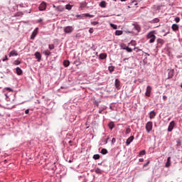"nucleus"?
<instances>
[{
	"label": "nucleus",
	"instance_id": "nucleus-1",
	"mask_svg": "<svg viewBox=\"0 0 182 182\" xmlns=\"http://www.w3.org/2000/svg\"><path fill=\"white\" fill-rule=\"evenodd\" d=\"M148 39H149V43H154V41H156V35L150 33L147 35Z\"/></svg>",
	"mask_w": 182,
	"mask_h": 182
},
{
	"label": "nucleus",
	"instance_id": "nucleus-2",
	"mask_svg": "<svg viewBox=\"0 0 182 182\" xmlns=\"http://www.w3.org/2000/svg\"><path fill=\"white\" fill-rule=\"evenodd\" d=\"M145 128H146L147 133H149V132H151V130H153V122H148L146 124Z\"/></svg>",
	"mask_w": 182,
	"mask_h": 182
},
{
	"label": "nucleus",
	"instance_id": "nucleus-3",
	"mask_svg": "<svg viewBox=\"0 0 182 182\" xmlns=\"http://www.w3.org/2000/svg\"><path fill=\"white\" fill-rule=\"evenodd\" d=\"M73 29V26H68L64 28V32L65 33H72Z\"/></svg>",
	"mask_w": 182,
	"mask_h": 182
},
{
	"label": "nucleus",
	"instance_id": "nucleus-4",
	"mask_svg": "<svg viewBox=\"0 0 182 182\" xmlns=\"http://www.w3.org/2000/svg\"><path fill=\"white\" fill-rule=\"evenodd\" d=\"M145 95L147 96V97H150L151 95V86L148 85L146 87Z\"/></svg>",
	"mask_w": 182,
	"mask_h": 182
},
{
	"label": "nucleus",
	"instance_id": "nucleus-5",
	"mask_svg": "<svg viewBox=\"0 0 182 182\" xmlns=\"http://www.w3.org/2000/svg\"><path fill=\"white\" fill-rule=\"evenodd\" d=\"M39 11H45L46 9V2L43 1L38 6Z\"/></svg>",
	"mask_w": 182,
	"mask_h": 182
},
{
	"label": "nucleus",
	"instance_id": "nucleus-6",
	"mask_svg": "<svg viewBox=\"0 0 182 182\" xmlns=\"http://www.w3.org/2000/svg\"><path fill=\"white\" fill-rule=\"evenodd\" d=\"M175 125L176 123L174 122V121L171 122L168 128V132H173Z\"/></svg>",
	"mask_w": 182,
	"mask_h": 182
},
{
	"label": "nucleus",
	"instance_id": "nucleus-7",
	"mask_svg": "<svg viewBox=\"0 0 182 182\" xmlns=\"http://www.w3.org/2000/svg\"><path fill=\"white\" fill-rule=\"evenodd\" d=\"M38 28H35V30L33 31L31 36V39H35V38L36 37V35H38Z\"/></svg>",
	"mask_w": 182,
	"mask_h": 182
},
{
	"label": "nucleus",
	"instance_id": "nucleus-8",
	"mask_svg": "<svg viewBox=\"0 0 182 182\" xmlns=\"http://www.w3.org/2000/svg\"><path fill=\"white\" fill-rule=\"evenodd\" d=\"M9 58H12V56H18V51L13 50L9 54Z\"/></svg>",
	"mask_w": 182,
	"mask_h": 182
},
{
	"label": "nucleus",
	"instance_id": "nucleus-9",
	"mask_svg": "<svg viewBox=\"0 0 182 182\" xmlns=\"http://www.w3.org/2000/svg\"><path fill=\"white\" fill-rule=\"evenodd\" d=\"M34 55L36 59L38 60V62H41V60L42 59V55H41V53L36 52Z\"/></svg>",
	"mask_w": 182,
	"mask_h": 182
},
{
	"label": "nucleus",
	"instance_id": "nucleus-10",
	"mask_svg": "<svg viewBox=\"0 0 182 182\" xmlns=\"http://www.w3.org/2000/svg\"><path fill=\"white\" fill-rule=\"evenodd\" d=\"M174 76V70H169L168 73V79H171Z\"/></svg>",
	"mask_w": 182,
	"mask_h": 182
},
{
	"label": "nucleus",
	"instance_id": "nucleus-11",
	"mask_svg": "<svg viewBox=\"0 0 182 182\" xmlns=\"http://www.w3.org/2000/svg\"><path fill=\"white\" fill-rule=\"evenodd\" d=\"M133 140H134V136H131L130 137H129L126 141L127 146H129L130 144V143H132V141H133Z\"/></svg>",
	"mask_w": 182,
	"mask_h": 182
},
{
	"label": "nucleus",
	"instance_id": "nucleus-12",
	"mask_svg": "<svg viewBox=\"0 0 182 182\" xmlns=\"http://www.w3.org/2000/svg\"><path fill=\"white\" fill-rule=\"evenodd\" d=\"M170 166H171V157L168 156L167 159V161L165 164V167H170Z\"/></svg>",
	"mask_w": 182,
	"mask_h": 182
},
{
	"label": "nucleus",
	"instance_id": "nucleus-13",
	"mask_svg": "<svg viewBox=\"0 0 182 182\" xmlns=\"http://www.w3.org/2000/svg\"><path fill=\"white\" fill-rule=\"evenodd\" d=\"M16 74L18 75V76H21V75L23 73V72L22 71V69H21L19 67H17L16 68Z\"/></svg>",
	"mask_w": 182,
	"mask_h": 182
},
{
	"label": "nucleus",
	"instance_id": "nucleus-14",
	"mask_svg": "<svg viewBox=\"0 0 182 182\" xmlns=\"http://www.w3.org/2000/svg\"><path fill=\"white\" fill-rule=\"evenodd\" d=\"M154 117H156V112L151 111L149 112V119H154Z\"/></svg>",
	"mask_w": 182,
	"mask_h": 182
},
{
	"label": "nucleus",
	"instance_id": "nucleus-15",
	"mask_svg": "<svg viewBox=\"0 0 182 182\" xmlns=\"http://www.w3.org/2000/svg\"><path fill=\"white\" fill-rule=\"evenodd\" d=\"M134 26V29H135V31H136V32H140L141 28H140V26H139V24H133Z\"/></svg>",
	"mask_w": 182,
	"mask_h": 182
},
{
	"label": "nucleus",
	"instance_id": "nucleus-16",
	"mask_svg": "<svg viewBox=\"0 0 182 182\" xmlns=\"http://www.w3.org/2000/svg\"><path fill=\"white\" fill-rule=\"evenodd\" d=\"M157 43H158V45H160V46H163V45H164V40H163L161 38H158Z\"/></svg>",
	"mask_w": 182,
	"mask_h": 182
},
{
	"label": "nucleus",
	"instance_id": "nucleus-17",
	"mask_svg": "<svg viewBox=\"0 0 182 182\" xmlns=\"http://www.w3.org/2000/svg\"><path fill=\"white\" fill-rule=\"evenodd\" d=\"M115 87L117 89H120V80L119 79L115 80Z\"/></svg>",
	"mask_w": 182,
	"mask_h": 182
},
{
	"label": "nucleus",
	"instance_id": "nucleus-18",
	"mask_svg": "<svg viewBox=\"0 0 182 182\" xmlns=\"http://www.w3.org/2000/svg\"><path fill=\"white\" fill-rule=\"evenodd\" d=\"M115 35H116V36H120V35H123V31H119V30H117L115 31Z\"/></svg>",
	"mask_w": 182,
	"mask_h": 182
},
{
	"label": "nucleus",
	"instance_id": "nucleus-19",
	"mask_svg": "<svg viewBox=\"0 0 182 182\" xmlns=\"http://www.w3.org/2000/svg\"><path fill=\"white\" fill-rule=\"evenodd\" d=\"M69 65H70V62H69V60H65L63 61V65L65 68H68V66H69Z\"/></svg>",
	"mask_w": 182,
	"mask_h": 182
},
{
	"label": "nucleus",
	"instance_id": "nucleus-20",
	"mask_svg": "<svg viewBox=\"0 0 182 182\" xmlns=\"http://www.w3.org/2000/svg\"><path fill=\"white\" fill-rule=\"evenodd\" d=\"M172 30L174 31H178V25L173 24L172 25Z\"/></svg>",
	"mask_w": 182,
	"mask_h": 182
},
{
	"label": "nucleus",
	"instance_id": "nucleus-21",
	"mask_svg": "<svg viewBox=\"0 0 182 182\" xmlns=\"http://www.w3.org/2000/svg\"><path fill=\"white\" fill-rule=\"evenodd\" d=\"M43 55H45L46 56H50V51H49L48 50H46L43 52Z\"/></svg>",
	"mask_w": 182,
	"mask_h": 182
},
{
	"label": "nucleus",
	"instance_id": "nucleus-22",
	"mask_svg": "<svg viewBox=\"0 0 182 182\" xmlns=\"http://www.w3.org/2000/svg\"><path fill=\"white\" fill-rule=\"evenodd\" d=\"M100 58H101V59H106V58H107V54H106V53H101L100 55Z\"/></svg>",
	"mask_w": 182,
	"mask_h": 182
},
{
	"label": "nucleus",
	"instance_id": "nucleus-23",
	"mask_svg": "<svg viewBox=\"0 0 182 182\" xmlns=\"http://www.w3.org/2000/svg\"><path fill=\"white\" fill-rule=\"evenodd\" d=\"M100 6H101V8H106V1H101L100 4Z\"/></svg>",
	"mask_w": 182,
	"mask_h": 182
},
{
	"label": "nucleus",
	"instance_id": "nucleus-24",
	"mask_svg": "<svg viewBox=\"0 0 182 182\" xmlns=\"http://www.w3.org/2000/svg\"><path fill=\"white\" fill-rule=\"evenodd\" d=\"M123 49L127 50V52H128L129 53H131V52H133V50L129 47H125Z\"/></svg>",
	"mask_w": 182,
	"mask_h": 182
},
{
	"label": "nucleus",
	"instance_id": "nucleus-25",
	"mask_svg": "<svg viewBox=\"0 0 182 182\" xmlns=\"http://www.w3.org/2000/svg\"><path fill=\"white\" fill-rule=\"evenodd\" d=\"M159 22H160V19L156 18L152 20L151 23H159Z\"/></svg>",
	"mask_w": 182,
	"mask_h": 182
},
{
	"label": "nucleus",
	"instance_id": "nucleus-26",
	"mask_svg": "<svg viewBox=\"0 0 182 182\" xmlns=\"http://www.w3.org/2000/svg\"><path fill=\"white\" fill-rule=\"evenodd\" d=\"M92 158L94 159V160H99V159H100V155L95 154Z\"/></svg>",
	"mask_w": 182,
	"mask_h": 182
},
{
	"label": "nucleus",
	"instance_id": "nucleus-27",
	"mask_svg": "<svg viewBox=\"0 0 182 182\" xmlns=\"http://www.w3.org/2000/svg\"><path fill=\"white\" fill-rule=\"evenodd\" d=\"M108 70H109L110 73H112V72H114V67L113 66H109L108 68Z\"/></svg>",
	"mask_w": 182,
	"mask_h": 182
},
{
	"label": "nucleus",
	"instance_id": "nucleus-28",
	"mask_svg": "<svg viewBox=\"0 0 182 182\" xmlns=\"http://www.w3.org/2000/svg\"><path fill=\"white\" fill-rule=\"evenodd\" d=\"M72 6H72L70 4H67L65 6V9H68V11H70V9H72Z\"/></svg>",
	"mask_w": 182,
	"mask_h": 182
},
{
	"label": "nucleus",
	"instance_id": "nucleus-29",
	"mask_svg": "<svg viewBox=\"0 0 182 182\" xmlns=\"http://www.w3.org/2000/svg\"><path fill=\"white\" fill-rule=\"evenodd\" d=\"M48 49H50V50L55 49V45L53 44L48 45Z\"/></svg>",
	"mask_w": 182,
	"mask_h": 182
},
{
	"label": "nucleus",
	"instance_id": "nucleus-30",
	"mask_svg": "<svg viewBox=\"0 0 182 182\" xmlns=\"http://www.w3.org/2000/svg\"><path fill=\"white\" fill-rule=\"evenodd\" d=\"M101 153H102V154H107V149H102L101 150Z\"/></svg>",
	"mask_w": 182,
	"mask_h": 182
},
{
	"label": "nucleus",
	"instance_id": "nucleus-31",
	"mask_svg": "<svg viewBox=\"0 0 182 182\" xmlns=\"http://www.w3.org/2000/svg\"><path fill=\"white\" fill-rule=\"evenodd\" d=\"M110 26H111V28H112L113 29H117V26L116 24L110 23Z\"/></svg>",
	"mask_w": 182,
	"mask_h": 182
},
{
	"label": "nucleus",
	"instance_id": "nucleus-32",
	"mask_svg": "<svg viewBox=\"0 0 182 182\" xmlns=\"http://www.w3.org/2000/svg\"><path fill=\"white\" fill-rule=\"evenodd\" d=\"M109 129H113V128H114V124L113 123V122H110L109 124Z\"/></svg>",
	"mask_w": 182,
	"mask_h": 182
},
{
	"label": "nucleus",
	"instance_id": "nucleus-33",
	"mask_svg": "<svg viewBox=\"0 0 182 182\" xmlns=\"http://www.w3.org/2000/svg\"><path fill=\"white\" fill-rule=\"evenodd\" d=\"M83 15H84V16H87V17H89V18H93V16H93L92 14H85Z\"/></svg>",
	"mask_w": 182,
	"mask_h": 182
},
{
	"label": "nucleus",
	"instance_id": "nucleus-34",
	"mask_svg": "<svg viewBox=\"0 0 182 182\" xmlns=\"http://www.w3.org/2000/svg\"><path fill=\"white\" fill-rule=\"evenodd\" d=\"M146 154V151L142 150L139 152V156H144Z\"/></svg>",
	"mask_w": 182,
	"mask_h": 182
},
{
	"label": "nucleus",
	"instance_id": "nucleus-35",
	"mask_svg": "<svg viewBox=\"0 0 182 182\" xmlns=\"http://www.w3.org/2000/svg\"><path fill=\"white\" fill-rule=\"evenodd\" d=\"M132 132L130 128H127L125 132V134H129Z\"/></svg>",
	"mask_w": 182,
	"mask_h": 182
},
{
	"label": "nucleus",
	"instance_id": "nucleus-36",
	"mask_svg": "<svg viewBox=\"0 0 182 182\" xmlns=\"http://www.w3.org/2000/svg\"><path fill=\"white\" fill-rule=\"evenodd\" d=\"M14 65H21V61L19 60H16L14 61Z\"/></svg>",
	"mask_w": 182,
	"mask_h": 182
},
{
	"label": "nucleus",
	"instance_id": "nucleus-37",
	"mask_svg": "<svg viewBox=\"0 0 182 182\" xmlns=\"http://www.w3.org/2000/svg\"><path fill=\"white\" fill-rule=\"evenodd\" d=\"M175 21L176 22V23H178V22H180V18L179 17L175 18Z\"/></svg>",
	"mask_w": 182,
	"mask_h": 182
},
{
	"label": "nucleus",
	"instance_id": "nucleus-38",
	"mask_svg": "<svg viewBox=\"0 0 182 182\" xmlns=\"http://www.w3.org/2000/svg\"><path fill=\"white\" fill-rule=\"evenodd\" d=\"M3 62L8 60V55H5L4 58L2 59Z\"/></svg>",
	"mask_w": 182,
	"mask_h": 182
},
{
	"label": "nucleus",
	"instance_id": "nucleus-39",
	"mask_svg": "<svg viewBox=\"0 0 182 182\" xmlns=\"http://www.w3.org/2000/svg\"><path fill=\"white\" fill-rule=\"evenodd\" d=\"M149 164H150V161H148L146 162V164H144V167H147V166H149Z\"/></svg>",
	"mask_w": 182,
	"mask_h": 182
},
{
	"label": "nucleus",
	"instance_id": "nucleus-40",
	"mask_svg": "<svg viewBox=\"0 0 182 182\" xmlns=\"http://www.w3.org/2000/svg\"><path fill=\"white\" fill-rule=\"evenodd\" d=\"M112 144H114V143H116V139L115 138H112Z\"/></svg>",
	"mask_w": 182,
	"mask_h": 182
},
{
	"label": "nucleus",
	"instance_id": "nucleus-41",
	"mask_svg": "<svg viewBox=\"0 0 182 182\" xmlns=\"http://www.w3.org/2000/svg\"><path fill=\"white\" fill-rule=\"evenodd\" d=\"M99 23V22H97V21H93L92 22V25H97Z\"/></svg>",
	"mask_w": 182,
	"mask_h": 182
},
{
	"label": "nucleus",
	"instance_id": "nucleus-42",
	"mask_svg": "<svg viewBox=\"0 0 182 182\" xmlns=\"http://www.w3.org/2000/svg\"><path fill=\"white\" fill-rule=\"evenodd\" d=\"M38 23H41V22H43V19L39 18V19L38 20Z\"/></svg>",
	"mask_w": 182,
	"mask_h": 182
},
{
	"label": "nucleus",
	"instance_id": "nucleus-43",
	"mask_svg": "<svg viewBox=\"0 0 182 182\" xmlns=\"http://www.w3.org/2000/svg\"><path fill=\"white\" fill-rule=\"evenodd\" d=\"M95 173H97L98 174L101 173L100 169H96Z\"/></svg>",
	"mask_w": 182,
	"mask_h": 182
},
{
	"label": "nucleus",
	"instance_id": "nucleus-44",
	"mask_svg": "<svg viewBox=\"0 0 182 182\" xmlns=\"http://www.w3.org/2000/svg\"><path fill=\"white\" fill-rule=\"evenodd\" d=\"M89 32H90V33H93V32H94L93 28H90Z\"/></svg>",
	"mask_w": 182,
	"mask_h": 182
},
{
	"label": "nucleus",
	"instance_id": "nucleus-45",
	"mask_svg": "<svg viewBox=\"0 0 182 182\" xmlns=\"http://www.w3.org/2000/svg\"><path fill=\"white\" fill-rule=\"evenodd\" d=\"M25 114H29V109H26Z\"/></svg>",
	"mask_w": 182,
	"mask_h": 182
},
{
	"label": "nucleus",
	"instance_id": "nucleus-46",
	"mask_svg": "<svg viewBox=\"0 0 182 182\" xmlns=\"http://www.w3.org/2000/svg\"><path fill=\"white\" fill-rule=\"evenodd\" d=\"M6 90H9L10 92H12V89H11V88H9V87H6Z\"/></svg>",
	"mask_w": 182,
	"mask_h": 182
},
{
	"label": "nucleus",
	"instance_id": "nucleus-47",
	"mask_svg": "<svg viewBox=\"0 0 182 182\" xmlns=\"http://www.w3.org/2000/svg\"><path fill=\"white\" fill-rule=\"evenodd\" d=\"M163 99H164V100H167V96L164 95V96H163Z\"/></svg>",
	"mask_w": 182,
	"mask_h": 182
},
{
	"label": "nucleus",
	"instance_id": "nucleus-48",
	"mask_svg": "<svg viewBox=\"0 0 182 182\" xmlns=\"http://www.w3.org/2000/svg\"><path fill=\"white\" fill-rule=\"evenodd\" d=\"M139 161H140L141 163H143V161H144V159H139Z\"/></svg>",
	"mask_w": 182,
	"mask_h": 182
},
{
	"label": "nucleus",
	"instance_id": "nucleus-49",
	"mask_svg": "<svg viewBox=\"0 0 182 182\" xmlns=\"http://www.w3.org/2000/svg\"><path fill=\"white\" fill-rule=\"evenodd\" d=\"M177 143L179 146H181V141H178Z\"/></svg>",
	"mask_w": 182,
	"mask_h": 182
},
{
	"label": "nucleus",
	"instance_id": "nucleus-50",
	"mask_svg": "<svg viewBox=\"0 0 182 182\" xmlns=\"http://www.w3.org/2000/svg\"><path fill=\"white\" fill-rule=\"evenodd\" d=\"M146 55H147L148 56H150V54H149V53H146Z\"/></svg>",
	"mask_w": 182,
	"mask_h": 182
},
{
	"label": "nucleus",
	"instance_id": "nucleus-51",
	"mask_svg": "<svg viewBox=\"0 0 182 182\" xmlns=\"http://www.w3.org/2000/svg\"><path fill=\"white\" fill-rule=\"evenodd\" d=\"M122 1V2H124L126 0H121Z\"/></svg>",
	"mask_w": 182,
	"mask_h": 182
},
{
	"label": "nucleus",
	"instance_id": "nucleus-52",
	"mask_svg": "<svg viewBox=\"0 0 182 182\" xmlns=\"http://www.w3.org/2000/svg\"><path fill=\"white\" fill-rule=\"evenodd\" d=\"M70 143H72V141H69V144H70Z\"/></svg>",
	"mask_w": 182,
	"mask_h": 182
},
{
	"label": "nucleus",
	"instance_id": "nucleus-53",
	"mask_svg": "<svg viewBox=\"0 0 182 182\" xmlns=\"http://www.w3.org/2000/svg\"><path fill=\"white\" fill-rule=\"evenodd\" d=\"M139 50H140V49H138V50H136V52H139Z\"/></svg>",
	"mask_w": 182,
	"mask_h": 182
},
{
	"label": "nucleus",
	"instance_id": "nucleus-54",
	"mask_svg": "<svg viewBox=\"0 0 182 182\" xmlns=\"http://www.w3.org/2000/svg\"><path fill=\"white\" fill-rule=\"evenodd\" d=\"M53 8H56V6L55 5H53Z\"/></svg>",
	"mask_w": 182,
	"mask_h": 182
},
{
	"label": "nucleus",
	"instance_id": "nucleus-55",
	"mask_svg": "<svg viewBox=\"0 0 182 182\" xmlns=\"http://www.w3.org/2000/svg\"><path fill=\"white\" fill-rule=\"evenodd\" d=\"M134 49H137V48H135Z\"/></svg>",
	"mask_w": 182,
	"mask_h": 182
}]
</instances>
